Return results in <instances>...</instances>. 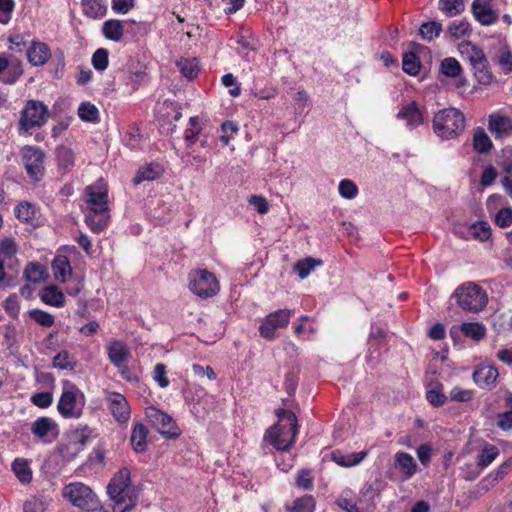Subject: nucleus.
Segmentation results:
<instances>
[{"label":"nucleus","mask_w":512,"mask_h":512,"mask_svg":"<svg viewBox=\"0 0 512 512\" xmlns=\"http://www.w3.org/2000/svg\"><path fill=\"white\" fill-rule=\"evenodd\" d=\"M214 407L212 396H205L191 407V412L199 419H204Z\"/></svg>","instance_id":"43"},{"label":"nucleus","mask_w":512,"mask_h":512,"mask_svg":"<svg viewBox=\"0 0 512 512\" xmlns=\"http://www.w3.org/2000/svg\"><path fill=\"white\" fill-rule=\"evenodd\" d=\"M108 409L119 423H126L131 416L129 403L124 395L118 392H109L106 396Z\"/></svg>","instance_id":"13"},{"label":"nucleus","mask_w":512,"mask_h":512,"mask_svg":"<svg viewBox=\"0 0 512 512\" xmlns=\"http://www.w3.org/2000/svg\"><path fill=\"white\" fill-rule=\"evenodd\" d=\"M90 433L87 427L70 432L58 447L62 459L65 461L74 459L86 446Z\"/></svg>","instance_id":"7"},{"label":"nucleus","mask_w":512,"mask_h":512,"mask_svg":"<svg viewBox=\"0 0 512 512\" xmlns=\"http://www.w3.org/2000/svg\"><path fill=\"white\" fill-rule=\"evenodd\" d=\"M53 396L50 392H39L31 397V402L40 408H47L52 404Z\"/></svg>","instance_id":"57"},{"label":"nucleus","mask_w":512,"mask_h":512,"mask_svg":"<svg viewBox=\"0 0 512 512\" xmlns=\"http://www.w3.org/2000/svg\"><path fill=\"white\" fill-rule=\"evenodd\" d=\"M367 456L366 451L343 454L341 451L336 450L331 454L332 460L342 467H352L359 464Z\"/></svg>","instance_id":"25"},{"label":"nucleus","mask_w":512,"mask_h":512,"mask_svg":"<svg viewBox=\"0 0 512 512\" xmlns=\"http://www.w3.org/2000/svg\"><path fill=\"white\" fill-rule=\"evenodd\" d=\"M107 354L110 362L120 368L128 361L130 352L125 343L119 340H113L107 345Z\"/></svg>","instance_id":"17"},{"label":"nucleus","mask_w":512,"mask_h":512,"mask_svg":"<svg viewBox=\"0 0 512 512\" xmlns=\"http://www.w3.org/2000/svg\"><path fill=\"white\" fill-rule=\"evenodd\" d=\"M52 365L53 367L58 369L69 370H73L75 367V364L69 361V353L66 350H62L57 355L54 356Z\"/></svg>","instance_id":"54"},{"label":"nucleus","mask_w":512,"mask_h":512,"mask_svg":"<svg viewBox=\"0 0 512 512\" xmlns=\"http://www.w3.org/2000/svg\"><path fill=\"white\" fill-rule=\"evenodd\" d=\"M83 407V393L70 381H63V391L57 404L59 413L66 418H78Z\"/></svg>","instance_id":"4"},{"label":"nucleus","mask_w":512,"mask_h":512,"mask_svg":"<svg viewBox=\"0 0 512 512\" xmlns=\"http://www.w3.org/2000/svg\"><path fill=\"white\" fill-rule=\"evenodd\" d=\"M78 116L81 120L95 123L99 121L98 108L90 102H83L78 108Z\"/></svg>","instance_id":"41"},{"label":"nucleus","mask_w":512,"mask_h":512,"mask_svg":"<svg viewBox=\"0 0 512 512\" xmlns=\"http://www.w3.org/2000/svg\"><path fill=\"white\" fill-rule=\"evenodd\" d=\"M190 288H211L218 286V280L212 272L206 269L192 270L189 273Z\"/></svg>","instance_id":"19"},{"label":"nucleus","mask_w":512,"mask_h":512,"mask_svg":"<svg viewBox=\"0 0 512 512\" xmlns=\"http://www.w3.org/2000/svg\"><path fill=\"white\" fill-rule=\"evenodd\" d=\"M146 416L161 434L167 435L170 438L178 437L179 433L175 428L172 417L165 412L155 407H149L146 409Z\"/></svg>","instance_id":"12"},{"label":"nucleus","mask_w":512,"mask_h":512,"mask_svg":"<svg viewBox=\"0 0 512 512\" xmlns=\"http://www.w3.org/2000/svg\"><path fill=\"white\" fill-rule=\"evenodd\" d=\"M16 217L22 222H29L35 217L34 206L29 202H21L15 208Z\"/></svg>","instance_id":"48"},{"label":"nucleus","mask_w":512,"mask_h":512,"mask_svg":"<svg viewBox=\"0 0 512 512\" xmlns=\"http://www.w3.org/2000/svg\"><path fill=\"white\" fill-rule=\"evenodd\" d=\"M442 32V24L438 21L424 22L419 28L420 36L426 41H432Z\"/></svg>","instance_id":"36"},{"label":"nucleus","mask_w":512,"mask_h":512,"mask_svg":"<svg viewBox=\"0 0 512 512\" xmlns=\"http://www.w3.org/2000/svg\"><path fill=\"white\" fill-rule=\"evenodd\" d=\"M127 21H120L117 19H110L103 23L102 32L103 35L112 41H120L124 34V26Z\"/></svg>","instance_id":"26"},{"label":"nucleus","mask_w":512,"mask_h":512,"mask_svg":"<svg viewBox=\"0 0 512 512\" xmlns=\"http://www.w3.org/2000/svg\"><path fill=\"white\" fill-rule=\"evenodd\" d=\"M434 132L442 139H453L465 129L464 114L456 108H445L438 111L433 118Z\"/></svg>","instance_id":"3"},{"label":"nucleus","mask_w":512,"mask_h":512,"mask_svg":"<svg viewBox=\"0 0 512 512\" xmlns=\"http://www.w3.org/2000/svg\"><path fill=\"white\" fill-rule=\"evenodd\" d=\"M27 57L33 66H42L50 59L51 51L46 43L33 41L27 50Z\"/></svg>","instance_id":"18"},{"label":"nucleus","mask_w":512,"mask_h":512,"mask_svg":"<svg viewBox=\"0 0 512 512\" xmlns=\"http://www.w3.org/2000/svg\"><path fill=\"white\" fill-rule=\"evenodd\" d=\"M56 157L58 163L62 167H69L74 163V154L73 151L65 146H60L56 149Z\"/></svg>","instance_id":"51"},{"label":"nucleus","mask_w":512,"mask_h":512,"mask_svg":"<svg viewBox=\"0 0 512 512\" xmlns=\"http://www.w3.org/2000/svg\"><path fill=\"white\" fill-rule=\"evenodd\" d=\"M26 172L34 181H40L45 175V153L36 146H24L21 150Z\"/></svg>","instance_id":"8"},{"label":"nucleus","mask_w":512,"mask_h":512,"mask_svg":"<svg viewBox=\"0 0 512 512\" xmlns=\"http://www.w3.org/2000/svg\"><path fill=\"white\" fill-rule=\"evenodd\" d=\"M48 269L40 262H29L24 270V278L31 283L37 284L45 281L48 278Z\"/></svg>","instance_id":"23"},{"label":"nucleus","mask_w":512,"mask_h":512,"mask_svg":"<svg viewBox=\"0 0 512 512\" xmlns=\"http://www.w3.org/2000/svg\"><path fill=\"white\" fill-rule=\"evenodd\" d=\"M460 331L466 336L475 341L481 340L485 336L486 329L484 325L474 322V323H462L460 326Z\"/></svg>","instance_id":"39"},{"label":"nucleus","mask_w":512,"mask_h":512,"mask_svg":"<svg viewBox=\"0 0 512 512\" xmlns=\"http://www.w3.org/2000/svg\"><path fill=\"white\" fill-rule=\"evenodd\" d=\"M471 32L470 23L466 20H455L452 21L446 31V35L453 40H457L463 36L469 35Z\"/></svg>","instance_id":"32"},{"label":"nucleus","mask_w":512,"mask_h":512,"mask_svg":"<svg viewBox=\"0 0 512 512\" xmlns=\"http://www.w3.org/2000/svg\"><path fill=\"white\" fill-rule=\"evenodd\" d=\"M453 296L464 310L471 312L482 310L488 302L485 290H457Z\"/></svg>","instance_id":"11"},{"label":"nucleus","mask_w":512,"mask_h":512,"mask_svg":"<svg viewBox=\"0 0 512 512\" xmlns=\"http://www.w3.org/2000/svg\"><path fill=\"white\" fill-rule=\"evenodd\" d=\"M279 422L271 427L265 438L278 450H287L295 441L298 433L296 415L290 410L277 412Z\"/></svg>","instance_id":"2"},{"label":"nucleus","mask_w":512,"mask_h":512,"mask_svg":"<svg viewBox=\"0 0 512 512\" xmlns=\"http://www.w3.org/2000/svg\"><path fill=\"white\" fill-rule=\"evenodd\" d=\"M322 261L319 259H315L312 257H306L302 260H299L294 265V270L297 272L298 276L301 279L306 278L310 272L318 265H321Z\"/></svg>","instance_id":"38"},{"label":"nucleus","mask_w":512,"mask_h":512,"mask_svg":"<svg viewBox=\"0 0 512 512\" xmlns=\"http://www.w3.org/2000/svg\"><path fill=\"white\" fill-rule=\"evenodd\" d=\"M12 470L21 483H29L32 480V472L26 460L15 459Z\"/></svg>","instance_id":"35"},{"label":"nucleus","mask_w":512,"mask_h":512,"mask_svg":"<svg viewBox=\"0 0 512 512\" xmlns=\"http://www.w3.org/2000/svg\"><path fill=\"white\" fill-rule=\"evenodd\" d=\"M28 314L31 319H33L37 324L41 326L50 327L54 324V316L48 312L39 309H33L30 310Z\"/></svg>","instance_id":"49"},{"label":"nucleus","mask_w":512,"mask_h":512,"mask_svg":"<svg viewBox=\"0 0 512 512\" xmlns=\"http://www.w3.org/2000/svg\"><path fill=\"white\" fill-rule=\"evenodd\" d=\"M498 63L506 72H512V52L506 48L498 53Z\"/></svg>","instance_id":"62"},{"label":"nucleus","mask_w":512,"mask_h":512,"mask_svg":"<svg viewBox=\"0 0 512 512\" xmlns=\"http://www.w3.org/2000/svg\"><path fill=\"white\" fill-rule=\"evenodd\" d=\"M56 427L55 423L48 417H40L31 424V432L37 438L46 442V437Z\"/></svg>","instance_id":"28"},{"label":"nucleus","mask_w":512,"mask_h":512,"mask_svg":"<svg viewBox=\"0 0 512 512\" xmlns=\"http://www.w3.org/2000/svg\"><path fill=\"white\" fill-rule=\"evenodd\" d=\"M470 229L474 238L479 239L480 241L487 240L491 235L490 226L483 221L473 224Z\"/></svg>","instance_id":"55"},{"label":"nucleus","mask_w":512,"mask_h":512,"mask_svg":"<svg viewBox=\"0 0 512 512\" xmlns=\"http://www.w3.org/2000/svg\"><path fill=\"white\" fill-rule=\"evenodd\" d=\"M386 339V332L381 327L372 325L370 335H369V341H371V348L374 346H380L382 343L385 342Z\"/></svg>","instance_id":"58"},{"label":"nucleus","mask_w":512,"mask_h":512,"mask_svg":"<svg viewBox=\"0 0 512 512\" xmlns=\"http://www.w3.org/2000/svg\"><path fill=\"white\" fill-rule=\"evenodd\" d=\"M153 374L154 380L159 384L161 388H165L169 385V380L166 377V366L164 364H156Z\"/></svg>","instance_id":"61"},{"label":"nucleus","mask_w":512,"mask_h":512,"mask_svg":"<svg viewBox=\"0 0 512 512\" xmlns=\"http://www.w3.org/2000/svg\"><path fill=\"white\" fill-rule=\"evenodd\" d=\"M499 451L493 445H487L478 455V466L487 467L490 465L498 456Z\"/></svg>","instance_id":"47"},{"label":"nucleus","mask_w":512,"mask_h":512,"mask_svg":"<svg viewBox=\"0 0 512 512\" xmlns=\"http://www.w3.org/2000/svg\"><path fill=\"white\" fill-rule=\"evenodd\" d=\"M473 147L478 153H487L492 148L489 136L481 128H478L473 136Z\"/></svg>","instance_id":"37"},{"label":"nucleus","mask_w":512,"mask_h":512,"mask_svg":"<svg viewBox=\"0 0 512 512\" xmlns=\"http://www.w3.org/2000/svg\"><path fill=\"white\" fill-rule=\"evenodd\" d=\"M495 223L500 228H506L512 224V208L505 207L500 209L495 215Z\"/></svg>","instance_id":"56"},{"label":"nucleus","mask_w":512,"mask_h":512,"mask_svg":"<svg viewBox=\"0 0 512 512\" xmlns=\"http://www.w3.org/2000/svg\"><path fill=\"white\" fill-rule=\"evenodd\" d=\"M4 308L11 317L16 318L20 311L18 295L9 296L4 302Z\"/></svg>","instance_id":"59"},{"label":"nucleus","mask_w":512,"mask_h":512,"mask_svg":"<svg viewBox=\"0 0 512 512\" xmlns=\"http://www.w3.org/2000/svg\"><path fill=\"white\" fill-rule=\"evenodd\" d=\"M468 46H470L468 57L474 69L475 77L480 84H490L493 81V74L488 69V60L483 50L476 45H471L470 43Z\"/></svg>","instance_id":"9"},{"label":"nucleus","mask_w":512,"mask_h":512,"mask_svg":"<svg viewBox=\"0 0 512 512\" xmlns=\"http://www.w3.org/2000/svg\"><path fill=\"white\" fill-rule=\"evenodd\" d=\"M339 193L343 198L353 199L358 194V187L349 179H343L339 183Z\"/></svg>","instance_id":"52"},{"label":"nucleus","mask_w":512,"mask_h":512,"mask_svg":"<svg viewBox=\"0 0 512 512\" xmlns=\"http://www.w3.org/2000/svg\"><path fill=\"white\" fill-rule=\"evenodd\" d=\"M92 65L97 71H104L108 67V50L105 48L97 49L92 55Z\"/></svg>","instance_id":"50"},{"label":"nucleus","mask_w":512,"mask_h":512,"mask_svg":"<svg viewBox=\"0 0 512 512\" xmlns=\"http://www.w3.org/2000/svg\"><path fill=\"white\" fill-rule=\"evenodd\" d=\"M315 500L312 496H304L296 499L288 512H314Z\"/></svg>","instance_id":"45"},{"label":"nucleus","mask_w":512,"mask_h":512,"mask_svg":"<svg viewBox=\"0 0 512 512\" xmlns=\"http://www.w3.org/2000/svg\"><path fill=\"white\" fill-rule=\"evenodd\" d=\"M439 10L447 17H455L465 11L464 0H439Z\"/></svg>","instance_id":"30"},{"label":"nucleus","mask_w":512,"mask_h":512,"mask_svg":"<svg viewBox=\"0 0 512 512\" xmlns=\"http://www.w3.org/2000/svg\"><path fill=\"white\" fill-rule=\"evenodd\" d=\"M488 129L496 139L506 137L512 132V122L506 116L492 114L489 117Z\"/></svg>","instance_id":"20"},{"label":"nucleus","mask_w":512,"mask_h":512,"mask_svg":"<svg viewBox=\"0 0 512 512\" xmlns=\"http://www.w3.org/2000/svg\"><path fill=\"white\" fill-rule=\"evenodd\" d=\"M81 5L84 14L93 19L102 18L107 11L106 6L100 0H82Z\"/></svg>","instance_id":"31"},{"label":"nucleus","mask_w":512,"mask_h":512,"mask_svg":"<svg viewBox=\"0 0 512 512\" xmlns=\"http://www.w3.org/2000/svg\"><path fill=\"white\" fill-rule=\"evenodd\" d=\"M17 252V245L12 238H5L0 241V260L12 261Z\"/></svg>","instance_id":"46"},{"label":"nucleus","mask_w":512,"mask_h":512,"mask_svg":"<svg viewBox=\"0 0 512 512\" xmlns=\"http://www.w3.org/2000/svg\"><path fill=\"white\" fill-rule=\"evenodd\" d=\"M402 67L405 73L415 76L419 73L421 64L415 53L408 52L403 55Z\"/></svg>","instance_id":"44"},{"label":"nucleus","mask_w":512,"mask_h":512,"mask_svg":"<svg viewBox=\"0 0 512 512\" xmlns=\"http://www.w3.org/2000/svg\"><path fill=\"white\" fill-rule=\"evenodd\" d=\"M249 204L260 214H266L269 211V204L266 198L262 196L252 195L249 198Z\"/></svg>","instance_id":"63"},{"label":"nucleus","mask_w":512,"mask_h":512,"mask_svg":"<svg viewBox=\"0 0 512 512\" xmlns=\"http://www.w3.org/2000/svg\"><path fill=\"white\" fill-rule=\"evenodd\" d=\"M291 314L289 309H280L267 315L259 327L260 335L267 340L275 339L276 330L287 326Z\"/></svg>","instance_id":"10"},{"label":"nucleus","mask_w":512,"mask_h":512,"mask_svg":"<svg viewBox=\"0 0 512 512\" xmlns=\"http://www.w3.org/2000/svg\"><path fill=\"white\" fill-rule=\"evenodd\" d=\"M493 0H474L471 5V12L476 21L483 26H491L495 24L499 15L492 8Z\"/></svg>","instance_id":"14"},{"label":"nucleus","mask_w":512,"mask_h":512,"mask_svg":"<svg viewBox=\"0 0 512 512\" xmlns=\"http://www.w3.org/2000/svg\"><path fill=\"white\" fill-rule=\"evenodd\" d=\"M397 118L406 120V125L410 129H414L424 123L423 114L415 101L402 106L397 114Z\"/></svg>","instance_id":"16"},{"label":"nucleus","mask_w":512,"mask_h":512,"mask_svg":"<svg viewBox=\"0 0 512 512\" xmlns=\"http://www.w3.org/2000/svg\"><path fill=\"white\" fill-rule=\"evenodd\" d=\"M88 208L92 212H108L107 190H97L95 186L86 188Z\"/></svg>","instance_id":"15"},{"label":"nucleus","mask_w":512,"mask_h":512,"mask_svg":"<svg viewBox=\"0 0 512 512\" xmlns=\"http://www.w3.org/2000/svg\"><path fill=\"white\" fill-rule=\"evenodd\" d=\"M440 72L446 77L456 78L461 75L462 67L456 58L446 57L440 63Z\"/></svg>","instance_id":"34"},{"label":"nucleus","mask_w":512,"mask_h":512,"mask_svg":"<svg viewBox=\"0 0 512 512\" xmlns=\"http://www.w3.org/2000/svg\"><path fill=\"white\" fill-rule=\"evenodd\" d=\"M147 434H148V431H147L146 427L143 424L138 423V424H136L134 426V428L132 430V433H131L130 442H131V445H132L133 449L137 453H141V452H144L146 450V448H147V441H146Z\"/></svg>","instance_id":"29"},{"label":"nucleus","mask_w":512,"mask_h":512,"mask_svg":"<svg viewBox=\"0 0 512 512\" xmlns=\"http://www.w3.org/2000/svg\"><path fill=\"white\" fill-rule=\"evenodd\" d=\"M181 74L188 80H193L197 77L200 69L195 59H180L177 62Z\"/></svg>","instance_id":"40"},{"label":"nucleus","mask_w":512,"mask_h":512,"mask_svg":"<svg viewBox=\"0 0 512 512\" xmlns=\"http://www.w3.org/2000/svg\"><path fill=\"white\" fill-rule=\"evenodd\" d=\"M451 400L457 402H467L472 399L473 392L471 390L454 387L449 394Z\"/></svg>","instance_id":"60"},{"label":"nucleus","mask_w":512,"mask_h":512,"mask_svg":"<svg viewBox=\"0 0 512 512\" xmlns=\"http://www.w3.org/2000/svg\"><path fill=\"white\" fill-rule=\"evenodd\" d=\"M54 278L59 283H66L72 276V268L69 259L64 255H58L51 264Z\"/></svg>","instance_id":"22"},{"label":"nucleus","mask_w":512,"mask_h":512,"mask_svg":"<svg viewBox=\"0 0 512 512\" xmlns=\"http://www.w3.org/2000/svg\"><path fill=\"white\" fill-rule=\"evenodd\" d=\"M40 299L47 305L62 307L64 305V294L61 290H40Z\"/></svg>","instance_id":"42"},{"label":"nucleus","mask_w":512,"mask_h":512,"mask_svg":"<svg viewBox=\"0 0 512 512\" xmlns=\"http://www.w3.org/2000/svg\"><path fill=\"white\" fill-rule=\"evenodd\" d=\"M163 172L164 169L160 164L150 163L138 170L136 176L134 177V183L139 184L143 181L156 180L162 176Z\"/></svg>","instance_id":"27"},{"label":"nucleus","mask_w":512,"mask_h":512,"mask_svg":"<svg viewBox=\"0 0 512 512\" xmlns=\"http://www.w3.org/2000/svg\"><path fill=\"white\" fill-rule=\"evenodd\" d=\"M498 375L494 366H482L473 373V380L480 388L490 389L494 386Z\"/></svg>","instance_id":"21"},{"label":"nucleus","mask_w":512,"mask_h":512,"mask_svg":"<svg viewBox=\"0 0 512 512\" xmlns=\"http://www.w3.org/2000/svg\"><path fill=\"white\" fill-rule=\"evenodd\" d=\"M47 106L41 101L29 100L21 112L19 120L20 130L28 132L32 128L43 126L48 118Z\"/></svg>","instance_id":"6"},{"label":"nucleus","mask_w":512,"mask_h":512,"mask_svg":"<svg viewBox=\"0 0 512 512\" xmlns=\"http://www.w3.org/2000/svg\"><path fill=\"white\" fill-rule=\"evenodd\" d=\"M23 510L24 512H45L46 506L41 499L33 497L24 503Z\"/></svg>","instance_id":"64"},{"label":"nucleus","mask_w":512,"mask_h":512,"mask_svg":"<svg viewBox=\"0 0 512 512\" xmlns=\"http://www.w3.org/2000/svg\"><path fill=\"white\" fill-rule=\"evenodd\" d=\"M190 128H187L184 133V138L189 144H194L197 141V136L201 131L198 117H191L189 119Z\"/></svg>","instance_id":"53"},{"label":"nucleus","mask_w":512,"mask_h":512,"mask_svg":"<svg viewBox=\"0 0 512 512\" xmlns=\"http://www.w3.org/2000/svg\"><path fill=\"white\" fill-rule=\"evenodd\" d=\"M109 220L108 212H92L85 216V221L94 232L102 231Z\"/></svg>","instance_id":"33"},{"label":"nucleus","mask_w":512,"mask_h":512,"mask_svg":"<svg viewBox=\"0 0 512 512\" xmlns=\"http://www.w3.org/2000/svg\"><path fill=\"white\" fill-rule=\"evenodd\" d=\"M397 467L402 471L403 479H410L417 471V463L413 456L406 452H397L395 455Z\"/></svg>","instance_id":"24"},{"label":"nucleus","mask_w":512,"mask_h":512,"mask_svg":"<svg viewBox=\"0 0 512 512\" xmlns=\"http://www.w3.org/2000/svg\"><path fill=\"white\" fill-rule=\"evenodd\" d=\"M107 493L114 504V510L127 512L137 503V490L131 482V471L128 467L121 468L111 478Z\"/></svg>","instance_id":"1"},{"label":"nucleus","mask_w":512,"mask_h":512,"mask_svg":"<svg viewBox=\"0 0 512 512\" xmlns=\"http://www.w3.org/2000/svg\"><path fill=\"white\" fill-rule=\"evenodd\" d=\"M63 496L74 506L87 511H94L99 506L98 499L93 491L87 485L80 482L70 483L65 486Z\"/></svg>","instance_id":"5"}]
</instances>
